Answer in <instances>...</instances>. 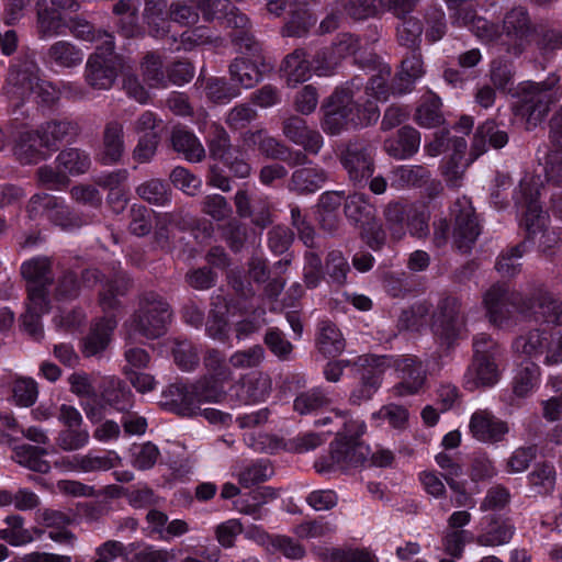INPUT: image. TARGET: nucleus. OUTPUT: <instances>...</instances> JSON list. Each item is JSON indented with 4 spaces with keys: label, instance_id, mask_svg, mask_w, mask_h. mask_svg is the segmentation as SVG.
Segmentation results:
<instances>
[{
    "label": "nucleus",
    "instance_id": "55",
    "mask_svg": "<svg viewBox=\"0 0 562 562\" xmlns=\"http://www.w3.org/2000/svg\"><path fill=\"white\" fill-rule=\"evenodd\" d=\"M423 24L414 16H402V22L397 25L396 35L400 45L409 49H419L422 41Z\"/></svg>",
    "mask_w": 562,
    "mask_h": 562
},
{
    "label": "nucleus",
    "instance_id": "45",
    "mask_svg": "<svg viewBox=\"0 0 562 562\" xmlns=\"http://www.w3.org/2000/svg\"><path fill=\"white\" fill-rule=\"evenodd\" d=\"M55 164L67 177L68 175L78 176L87 172L91 166V160L89 155L83 150L67 148L57 155Z\"/></svg>",
    "mask_w": 562,
    "mask_h": 562
},
{
    "label": "nucleus",
    "instance_id": "63",
    "mask_svg": "<svg viewBox=\"0 0 562 562\" xmlns=\"http://www.w3.org/2000/svg\"><path fill=\"white\" fill-rule=\"evenodd\" d=\"M137 194L148 203L165 205L170 201V191L167 183L159 179H150L136 188Z\"/></svg>",
    "mask_w": 562,
    "mask_h": 562
},
{
    "label": "nucleus",
    "instance_id": "46",
    "mask_svg": "<svg viewBox=\"0 0 562 562\" xmlns=\"http://www.w3.org/2000/svg\"><path fill=\"white\" fill-rule=\"evenodd\" d=\"M172 146L178 153H182L187 160L199 162L205 157V150L198 137L183 128L172 132Z\"/></svg>",
    "mask_w": 562,
    "mask_h": 562
},
{
    "label": "nucleus",
    "instance_id": "9",
    "mask_svg": "<svg viewBox=\"0 0 562 562\" xmlns=\"http://www.w3.org/2000/svg\"><path fill=\"white\" fill-rule=\"evenodd\" d=\"M453 220V243L461 252H468L481 233L477 217L467 196L458 198L450 209Z\"/></svg>",
    "mask_w": 562,
    "mask_h": 562
},
{
    "label": "nucleus",
    "instance_id": "17",
    "mask_svg": "<svg viewBox=\"0 0 562 562\" xmlns=\"http://www.w3.org/2000/svg\"><path fill=\"white\" fill-rule=\"evenodd\" d=\"M483 304L490 322L496 326H503L517 304V295L505 284L496 283L484 293Z\"/></svg>",
    "mask_w": 562,
    "mask_h": 562
},
{
    "label": "nucleus",
    "instance_id": "2",
    "mask_svg": "<svg viewBox=\"0 0 562 562\" xmlns=\"http://www.w3.org/2000/svg\"><path fill=\"white\" fill-rule=\"evenodd\" d=\"M171 318L168 302L158 293L149 291L138 299V305L133 315L124 323L127 338L143 336L148 339L160 337Z\"/></svg>",
    "mask_w": 562,
    "mask_h": 562
},
{
    "label": "nucleus",
    "instance_id": "15",
    "mask_svg": "<svg viewBox=\"0 0 562 562\" xmlns=\"http://www.w3.org/2000/svg\"><path fill=\"white\" fill-rule=\"evenodd\" d=\"M27 213L33 220L44 216L63 228L76 226L64 201L48 193L34 194L27 204Z\"/></svg>",
    "mask_w": 562,
    "mask_h": 562
},
{
    "label": "nucleus",
    "instance_id": "32",
    "mask_svg": "<svg viewBox=\"0 0 562 562\" xmlns=\"http://www.w3.org/2000/svg\"><path fill=\"white\" fill-rule=\"evenodd\" d=\"M424 75L423 60L419 49H412L409 56L402 61V67L393 81V94L409 92L415 82Z\"/></svg>",
    "mask_w": 562,
    "mask_h": 562
},
{
    "label": "nucleus",
    "instance_id": "59",
    "mask_svg": "<svg viewBox=\"0 0 562 562\" xmlns=\"http://www.w3.org/2000/svg\"><path fill=\"white\" fill-rule=\"evenodd\" d=\"M526 251L525 243L502 251L496 260L495 268L504 277H514L520 271V259Z\"/></svg>",
    "mask_w": 562,
    "mask_h": 562
},
{
    "label": "nucleus",
    "instance_id": "37",
    "mask_svg": "<svg viewBox=\"0 0 562 562\" xmlns=\"http://www.w3.org/2000/svg\"><path fill=\"white\" fill-rule=\"evenodd\" d=\"M126 292L127 284L122 280L115 279L102 283L99 291L98 304L104 313L103 317L114 316L117 319V315L123 307L121 297H123Z\"/></svg>",
    "mask_w": 562,
    "mask_h": 562
},
{
    "label": "nucleus",
    "instance_id": "14",
    "mask_svg": "<svg viewBox=\"0 0 562 562\" xmlns=\"http://www.w3.org/2000/svg\"><path fill=\"white\" fill-rule=\"evenodd\" d=\"M518 311L529 318L548 324L562 325V302L544 289H538Z\"/></svg>",
    "mask_w": 562,
    "mask_h": 562
},
{
    "label": "nucleus",
    "instance_id": "7",
    "mask_svg": "<svg viewBox=\"0 0 562 562\" xmlns=\"http://www.w3.org/2000/svg\"><path fill=\"white\" fill-rule=\"evenodd\" d=\"M108 49V46H97L89 55L83 78L86 83L94 90H109L113 87L117 76L125 69L123 58Z\"/></svg>",
    "mask_w": 562,
    "mask_h": 562
},
{
    "label": "nucleus",
    "instance_id": "12",
    "mask_svg": "<svg viewBox=\"0 0 562 562\" xmlns=\"http://www.w3.org/2000/svg\"><path fill=\"white\" fill-rule=\"evenodd\" d=\"M340 162L349 180L356 186H363L374 172V150L366 142H351L341 153Z\"/></svg>",
    "mask_w": 562,
    "mask_h": 562
},
{
    "label": "nucleus",
    "instance_id": "27",
    "mask_svg": "<svg viewBox=\"0 0 562 562\" xmlns=\"http://www.w3.org/2000/svg\"><path fill=\"white\" fill-rule=\"evenodd\" d=\"M40 140L47 151L57 150L61 142H68L77 136L78 124L68 120H50L38 125Z\"/></svg>",
    "mask_w": 562,
    "mask_h": 562
},
{
    "label": "nucleus",
    "instance_id": "22",
    "mask_svg": "<svg viewBox=\"0 0 562 562\" xmlns=\"http://www.w3.org/2000/svg\"><path fill=\"white\" fill-rule=\"evenodd\" d=\"M21 274L27 282V295L32 289L47 297V286L53 280L52 261L48 257H34L21 265Z\"/></svg>",
    "mask_w": 562,
    "mask_h": 562
},
{
    "label": "nucleus",
    "instance_id": "36",
    "mask_svg": "<svg viewBox=\"0 0 562 562\" xmlns=\"http://www.w3.org/2000/svg\"><path fill=\"white\" fill-rule=\"evenodd\" d=\"M514 535L515 526L509 519L493 516L475 542L482 547H498L509 543Z\"/></svg>",
    "mask_w": 562,
    "mask_h": 562
},
{
    "label": "nucleus",
    "instance_id": "50",
    "mask_svg": "<svg viewBox=\"0 0 562 562\" xmlns=\"http://www.w3.org/2000/svg\"><path fill=\"white\" fill-rule=\"evenodd\" d=\"M548 344L549 331L535 329L516 338L513 348L515 352L532 358L543 355Z\"/></svg>",
    "mask_w": 562,
    "mask_h": 562
},
{
    "label": "nucleus",
    "instance_id": "49",
    "mask_svg": "<svg viewBox=\"0 0 562 562\" xmlns=\"http://www.w3.org/2000/svg\"><path fill=\"white\" fill-rule=\"evenodd\" d=\"M191 389L196 406L204 403H221L226 396L224 384L205 375L192 383Z\"/></svg>",
    "mask_w": 562,
    "mask_h": 562
},
{
    "label": "nucleus",
    "instance_id": "31",
    "mask_svg": "<svg viewBox=\"0 0 562 562\" xmlns=\"http://www.w3.org/2000/svg\"><path fill=\"white\" fill-rule=\"evenodd\" d=\"M420 146V134L412 126H403L397 132V137L386 139L384 149L389 156L404 160L415 155Z\"/></svg>",
    "mask_w": 562,
    "mask_h": 562
},
{
    "label": "nucleus",
    "instance_id": "40",
    "mask_svg": "<svg viewBox=\"0 0 562 562\" xmlns=\"http://www.w3.org/2000/svg\"><path fill=\"white\" fill-rule=\"evenodd\" d=\"M282 71L289 87H295L307 81L311 78V66L306 59L305 50L295 49L289 54L283 60Z\"/></svg>",
    "mask_w": 562,
    "mask_h": 562
},
{
    "label": "nucleus",
    "instance_id": "43",
    "mask_svg": "<svg viewBox=\"0 0 562 562\" xmlns=\"http://www.w3.org/2000/svg\"><path fill=\"white\" fill-rule=\"evenodd\" d=\"M373 63L374 74L369 78L364 93L372 97L375 101H386L390 92L393 93V85L391 87L387 85L391 77V67L375 57Z\"/></svg>",
    "mask_w": 562,
    "mask_h": 562
},
{
    "label": "nucleus",
    "instance_id": "18",
    "mask_svg": "<svg viewBox=\"0 0 562 562\" xmlns=\"http://www.w3.org/2000/svg\"><path fill=\"white\" fill-rule=\"evenodd\" d=\"M469 429L473 438L484 443H497L509 431L507 423L490 409L475 411L470 418Z\"/></svg>",
    "mask_w": 562,
    "mask_h": 562
},
{
    "label": "nucleus",
    "instance_id": "1",
    "mask_svg": "<svg viewBox=\"0 0 562 562\" xmlns=\"http://www.w3.org/2000/svg\"><path fill=\"white\" fill-rule=\"evenodd\" d=\"M363 86V79L355 77L346 87L335 90L330 95L322 123L327 134L337 135L344 130L359 127L375 123L380 117V111L375 102L367 100L364 104L356 101V94Z\"/></svg>",
    "mask_w": 562,
    "mask_h": 562
},
{
    "label": "nucleus",
    "instance_id": "30",
    "mask_svg": "<svg viewBox=\"0 0 562 562\" xmlns=\"http://www.w3.org/2000/svg\"><path fill=\"white\" fill-rule=\"evenodd\" d=\"M372 356L361 358L362 366L366 367L360 383L351 391L349 401L352 404L359 405L362 402L372 398L374 393L379 390L382 381L383 368L374 367L368 361Z\"/></svg>",
    "mask_w": 562,
    "mask_h": 562
},
{
    "label": "nucleus",
    "instance_id": "34",
    "mask_svg": "<svg viewBox=\"0 0 562 562\" xmlns=\"http://www.w3.org/2000/svg\"><path fill=\"white\" fill-rule=\"evenodd\" d=\"M144 23L149 35L164 37L170 32V12L167 11L165 0H146L144 9Z\"/></svg>",
    "mask_w": 562,
    "mask_h": 562
},
{
    "label": "nucleus",
    "instance_id": "25",
    "mask_svg": "<svg viewBox=\"0 0 562 562\" xmlns=\"http://www.w3.org/2000/svg\"><path fill=\"white\" fill-rule=\"evenodd\" d=\"M270 66L265 58L237 57L229 65V75L233 81L238 82L243 88L250 89L261 79Z\"/></svg>",
    "mask_w": 562,
    "mask_h": 562
},
{
    "label": "nucleus",
    "instance_id": "57",
    "mask_svg": "<svg viewBox=\"0 0 562 562\" xmlns=\"http://www.w3.org/2000/svg\"><path fill=\"white\" fill-rule=\"evenodd\" d=\"M436 463L442 470V475L452 491H459L461 483L457 481L463 473V467L457 457V453L442 451L436 454Z\"/></svg>",
    "mask_w": 562,
    "mask_h": 562
},
{
    "label": "nucleus",
    "instance_id": "23",
    "mask_svg": "<svg viewBox=\"0 0 562 562\" xmlns=\"http://www.w3.org/2000/svg\"><path fill=\"white\" fill-rule=\"evenodd\" d=\"M83 57L81 48L69 41L60 40L47 48L43 60L49 68L74 69L82 64Z\"/></svg>",
    "mask_w": 562,
    "mask_h": 562
},
{
    "label": "nucleus",
    "instance_id": "54",
    "mask_svg": "<svg viewBox=\"0 0 562 562\" xmlns=\"http://www.w3.org/2000/svg\"><path fill=\"white\" fill-rule=\"evenodd\" d=\"M440 99L428 93L423 98L420 105L416 110L415 120L423 127H435L442 122V114L440 111Z\"/></svg>",
    "mask_w": 562,
    "mask_h": 562
},
{
    "label": "nucleus",
    "instance_id": "38",
    "mask_svg": "<svg viewBox=\"0 0 562 562\" xmlns=\"http://www.w3.org/2000/svg\"><path fill=\"white\" fill-rule=\"evenodd\" d=\"M430 179V172L424 166L402 165L391 170V186L395 189L422 187Z\"/></svg>",
    "mask_w": 562,
    "mask_h": 562
},
{
    "label": "nucleus",
    "instance_id": "28",
    "mask_svg": "<svg viewBox=\"0 0 562 562\" xmlns=\"http://www.w3.org/2000/svg\"><path fill=\"white\" fill-rule=\"evenodd\" d=\"M35 7V29L41 40L65 34L68 23L56 9L49 8L46 0H37Z\"/></svg>",
    "mask_w": 562,
    "mask_h": 562
},
{
    "label": "nucleus",
    "instance_id": "48",
    "mask_svg": "<svg viewBox=\"0 0 562 562\" xmlns=\"http://www.w3.org/2000/svg\"><path fill=\"white\" fill-rule=\"evenodd\" d=\"M67 29L70 33L82 41L99 43L97 46H108V49H114V37L112 34L95 31L86 20L72 18L68 22Z\"/></svg>",
    "mask_w": 562,
    "mask_h": 562
},
{
    "label": "nucleus",
    "instance_id": "51",
    "mask_svg": "<svg viewBox=\"0 0 562 562\" xmlns=\"http://www.w3.org/2000/svg\"><path fill=\"white\" fill-rule=\"evenodd\" d=\"M411 204L390 202L384 209V218L393 239L400 240L406 234V221Z\"/></svg>",
    "mask_w": 562,
    "mask_h": 562
},
{
    "label": "nucleus",
    "instance_id": "62",
    "mask_svg": "<svg viewBox=\"0 0 562 562\" xmlns=\"http://www.w3.org/2000/svg\"><path fill=\"white\" fill-rule=\"evenodd\" d=\"M90 440L87 428L71 427L60 430L56 437V445L64 451L71 452L85 448Z\"/></svg>",
    "mask_w": 562,
    "mask_h": 562
},
{
    "label": "nucleus",
    "instance_id": "26",
    "mask_svg": "<svg viewBox=\"0 0 562 562\" xmlns=\"http://www.w3.org/2000/svg\"><path fill=\"white\" fill-rule=\"evenodd\" d=\"M161 405L183 417L198 416L199 412V406L193 401L191 384L169 385L161 394Z\"/></svg>",
    "mask_w": 562,
    "mask_h": 562
},
{
    "label": "nucleus",
    "instance_id": "56",
    "mask_svg": "<svg viewBox=\"0 0 562 562\" xmlns=\"http://www.w3.org/2000/svg\"><path fill=\"white\" fill-rule=\"evenodd\" d=\"M209 151L210 156L220 161H224L226 158H229V156L236 150L231 146V140L227 132L224 130V127L212 124L211 131L209 135Z\"/></svg>",
    "mask_w": 562,
    "mask_h": 562
},
{
    "label": "nucleus",
    "instance_id": "6",
    "mask_svg": "<svg viewBox=\"0 0 562 562\" xmlns=\"http://www.w3.org/2000/svg\"><path fill=\"white\" fill-rule=\"evenodd\" d=\"M370 364L386 368H393L396 372L398 382L391 389L395 397H405L418 394L427 381V369L423 361L415 356L404 355L397 357L373 356L368 359Z\"/></svg>",
    "mask_w": 562,
    "mask_h": 562
},
{
    "label": "nucleus",
    "instance_id": "47",
    "mask_svg": "<svg viewBox=\"0 0 562 562\" xmlns=\"http://www.w3.org/2000/svg\"><path fill=\"white\" fill-rule=\"evenodd\" d=\"M205 368V376L211 378L222 384L231 382L234 378L229 359L226 360L225 355L217 349H209L203 358Z\"/></svg>",
    "mask_w": 562,
    "mask_h": 562
},
{
    "label": "nucleus",
    "instance_id": "64",
    "mask_svg": "<svg viewBox=\"0 0 562 562\" xmlns=\"http://www.w3.org/2000/svg\"><path fill=\"white\" fill-rule=\"evenodd\" d=\"M38 396V386L32 378H18L12 385V401L16 406L31 407Z\"/></svg>",
    "mask_w": 562,
    "mask_h": 562
},
{
    "label": "nucleus",
    "instance_id": "39",
    "mask_svg": "<svg viewBox=\"0 0 562 562\" xmlns=\"http://www.w3.org/2000/svg\"><path fill=\"white\" fill-rule=\"evenodd\" d=\"M327 180V173L319 167L296 169L291 177L290 189L300 193H313L319 190Z\"/></svg>",
    "mask_w": 562,
    "mask_h": 562
},
{
    "label": "nucleus",
    "instance_id": "35",
    "mask_svg": "<svg viewBox=\"0 0 562 562\" xmlns=\"http://www.w3.org/2000/svg\"><path fill=\"white\" fill-rule=\"evenodd\" d=\"M315 340L319 352L327 357L338 356L346 346L341 331L329 319H323L317 324Z\"/></svg>",
    "mask_w": 562,
    "mask_h": 562
},
{
    "label": "nucleus",
    "instance_id": "24",
    "mask_svg": "<svg viewBox=\"0 0 562 562\" xmlns=\"http://www.w3.org/2000/svg\"><path fill=\"white\" fill-rule=\"evenodd\" d=\"M550 134L553 149L547 156L543 172L548 182L559 184L562 182V110L551 119Z\"/></svg>",
    "mask_w": 562,
    "mask_h": 562
},
{
    "label": "nucleus",
    "instance_id": "20",
    "mask_svg": "<svg viewBox=\"0 0 562 562\" xmlns=\"http://www.w3.org/2000/svg\"><path fill=\"white\" fill-rule=\"evenodd\" d=\"M125 151L124 126L119 121H110L104 125L98 160L104 166L121 161Z\"/></svg>",
    "mask_w": 562,
    "mask_h": 562
},
{
    "label": "nucleus",
    "instance_id": "41",
    "mask_svg": "<svg viewBox=\"0 0 562 562\" xmlns=\"http://www.w3.org/2000/svg\"><path fill=\"white\" fill-rule=\"evenodd\" d=\"M244 144L247 146L258 145L260 153L271 159H286V155L290 154L288 146L263 131L245 133Z\"/></svg>",
    "mask_w": 562,
    "mask_h": 562
},
{
    "label": "nucleus",
    "instance_id": "42",
    "mask_svg": "<svg viewBox=\"0 0 562 562\" xmlns=\"http://www.w3.org/2000/svg\"><path fill=\"white\" fill-rule=\"evenodd\" d=\"M12 450V459L20 465L40 473H47L50 470L49 462L44 459L45 449L24 443L14 446Z\"/></svg>",
    "mask_w": 562,
    "mask_h": 562
},
{
    "label": "nucleus",
    "instance_id": "8",
    "mask_svg": "<svg viewBox=\"0 0 562 562\" xmlns=\"http://www.w3.org/2000/svg\"><path fill=\"white\" fill-rule=\"evenodd\" d=\"M559 82V77L550 75L542 82H527L521 90L520 111L527 117L528 127H535L541 122L554 101L552 89Z\"/></svg>",
    "mask_w": 562,
    "mask_h": 562
},
{
    "label": "nucleus",
    "instance_id": "52",
    "mask_svg": "<svg viewBox=\"0 0 562 562\" xmlns=\"http://www.w3.org/2000/svg\"><path fill=\"white\" fill-rule=\"evenodd\" d=\"M176 554L172 550L157 548L151 544H130L125 562H170Z\"/></svg>",
    "mask_w": 562,
    "mask_h": 562
},
{
    "label": "nucleus",
    "instance_id": "44",
    "mask_svg": "<svg viewBox=\"0 0 562 562\" xmlns=\"http://www.w3.org/2000/svg\"><path fill=\"white\" fill-rule=\"evenodd\" d=\"M454 153L441 165V175L448 187L459 188L462 183L464 166L462 165L463 153L467 148V142L463 138L453 140Z\"/></svg>",
    "mask_w": 562,
    "mask_h": 562
},
{
    "label": "nucleus",
    "instance_id": "58",
    "mask_svg": "<svg viewBox=\"0 0 562 562\" xmlns=\"http://www.w3.org/2000/svg\"><path fill=\"white\" fill-rule=\"evenodd\" d=\"M79 470L83 473L106 471L114 468L120 462V457L114 451L104 454H97L89 451L86 454H79Z\"/></svg>",
    "mask_w": 562,
    "mask_h": 562
},
{
    "label": "nucleus",
    "instance_id": "3",
    "mask_svg": "<svg viewBox=\"0 0 562 562\" xmlns=\"http://www.w3.org/2000/svg\"><path fill=\"white\" fill-rule=\"evenodd\" d=\"M342 425L344 429L337 430V439L330 445L329 462L321 471L347 470L369 460L370 448L359 440L367 429L364 422L350 419Z\"/></svg>",
    "mask_w": 562,
    "mask_h": 562
},
{
    "label": "nucleus",
    "instance_id": "16",
    "mask_svg": "<svg viewBox=\"0 0 562 562\" xmlns=\"http://www.w3.org/2000/svg\"><path fill=\"white\" fill-rule=\"evenodd\" d=\"M12 154L23 166L37 165L46 160L50 153L42 146L37 128H21L12 136Z\"/></svg>",
    "mask_w": 562,
    "mask_h": 562
},
{
    "label": "nucleus",
    "instance_id": "4",
    "mask_svg": "<svg viewBox=\"0 0 562 562\" xmlns=\"http://www.w3.org/2000/svg\"><path fill=\"white\" fill-rule=\"evenodd\" d=\"M541 189L543 187L540 176L525 177L519 184L520 196L517 198V203L525 209V227L528 238L535 240L539 235V246L548 249L555 245L560 237L546 228L548 217L538 203Z\"/></svg>",
    "mask_w": 562,
    "mask_h": 562
},
{
    "label": "nucleus",
    "instance_id": "5",
    "mask_svg": "<svg viewBox=\"0 0 562 562\" xmlns=\"http://www.w3.org/2000/svg\"><path fill=\"white\" fill-rule=\"evenodd\" d=\"M474 356L464 373V385L474 391L480 387H492L501 378L498 360L501 349L486 334H479L473 340Z\"/></svg>",
    "mask_w": 562,
    "mask_h": 562
},
{
    "label": "nucleus",
    "instance_id": "11",
    "mask_svg": "<svg viewBox=\"0 0 562 562\" xmlns=\"http://www.w3.org/2000/svg\"><path fill=\"white\" fill-rule=\"evenodd\" d=\"M533 30L526 8L515 7L509 10L503 20V46L506 52L519 56L527 47Z\"/></svg>",
    "mask_w": 562,
    "mask_h": 562
},
{
    "label": "nucleus",
    "instance_id": "60",
    "mask_svg": "<svg viewBox=\"0 0 562 562\" xmlns=\"http://www.w3.org/2000/svg\"><path fill=\"white\" fill-rule=\"evenodd\" d=\"M266 352L262 346L254 345L248 349L237 350L229 357V364L235 370H249L258 368L265 360Z\"/></svg>",
    "mask_w": 562,
    "mask_h": 562
},
{
    "label": "nucleus",
    "instance_id": "29",
    "mask_svg": "<svg viewBox=\"0 0 562 562\" xmlns=\"http://www.w3.org/2000/svg\"><path fill=\"white\" fill-rule=\"evenodd\" d=\"M47 312L48 299L32 289L27 295L26 312L22 315V325L34 340H40L43 337L41 316Z\"/></svg>",
    "mask_w": 562,
    "mask_h": 562
},
{
    "label": "nucleus",
    "instance_id": "13",
    "mask_svg": "<svg viewBox=\"0 0 562 562\" xmlns=\"http://www.w3.org/2000/svg\"><path fill=\"white\" fill-rule=\"evenodd\" d=\"M40 68L34 59L16 60L9 69L4 91L10 98L24 99L35 90Z\"/></svg>",
    "mask_w": 562,
    "mask_h": 562
},
{
    "label": "nucleus",
    "instance_id": "53",
    "mask_svg": "<svg viewBox=\"0 0 562 562\" xmlns=\"http://www.w3.org/2000/svg\"><path fill=\"white\" fill-rule=\"evenodd\" d=\"M345 215L359 226L375 216V209L363 193H353L346 199Z\"/></svg>",
    "mask_w": 562,
    "mask_h": 562
},
{
    "label": "nucleus",
    "instance_id": "19",
    "mask_svg": "<svg viewBox=\"0 0 562 562\" xmlns=\"http://www.w3.org/2000/svg\"><path fill=\"white\" fill-rule=\"evenodd\" d=\"M282 133L290 142L302 146L310 154H318L324 144L321 133L311 128L305 120L296 115L283 121Z\"/></svg>",
    "mask_w": 562,
    "mask_h": 562
},
{
    "label": "nucleus",
    "instance_id": "61",
    "mask_svg": "<svg viewBox=\"0 0 562 562\" xmlns=\"http://www.w3.org/2000/svg\"><path fill=\"white\" fill-rule=\"evenodd\" d=\"M539 376V368L532 363L527 362L521 366L513 380V392L518 397L527 396L536 386Z\"/></svg>",
    "mask_w": 562,
    "mask_h": 562
},
{
    "label": "nucleus",
    "instance_id": "21",
    "mask_svg": "<svg viewBox=\"0 0 562 562\" xmlns=\"http://www.w3.org/2000/svg\"><path fill=\"white\" fill-rule=\"evenodd\" d=\"M203 13L206 20L225 19L236 31H247L248 18L227 0H190Z\"/></svg>",
    "mask_w": 562,
    "mask_h": 562
},
{
    "label": "nucleus",
    "instance_id": "10",
    "mask_svg": "<svg viewBox=\"0 0 562 562\" xmlns=\"http://www.w3.org/2000/svg\"><path fill=\"white\" fill-rule=\"evenodd\" d=\"M431 328L434 335L448 346L461 338L465 329V318L457 297L449 296L439 303Z\"/></svg>",
    "mask_w": 562,
    "mask_h": 562
},
{
    "label": "nucleus",
    "instance_id": "33",
    "mask_svg": "<svg viewBox=\"0 0 562 562\" xmlns=\"http://www.w3.org/2000/svg\"><path fill=\"white\" fill-rule=\"evenodd\" d=\"M116 326L117 319L114 316L100 318L83 341L85 356L93 357L103 352L109 346Z\"/></svg>",
    "mask_w": 562,
    "mask_h": 562
}]
</instances>
